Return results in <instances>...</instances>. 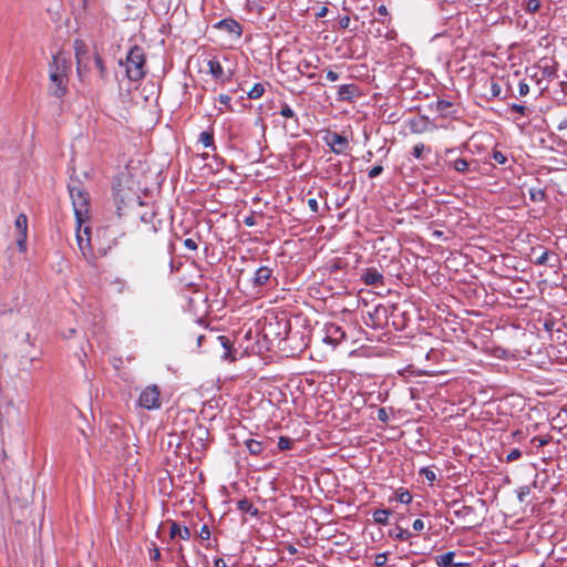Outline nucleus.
<instances>
[{
    "label": "nucleus",
    "instance_id": "obj_31",
    "mask_svg": "<svg viewBox=\"0 0 567 567\" xmlns=\"http://www.w3.org/2000/svg\"><path fill=\"white\" fill-rule=\"evenodd\" d=\"M522 456V452L518 449H513L507 455H506V462H514L518 460Z\"/></svg>",
    "mask_w": 567,
    "mask_h": 567
},
{
    "label": "nucleus",
    "instance_id": "obj_26",
    "mask_svg": "<svg viewBox=\"0 0 567 567\" xmlns=\"http://www.w3.org/2000/svg\"><path fill=\"white\" fill-rule=\"evenodd\" d=\"M199 142L205 146L209 147L214 143L213 134L209 132H202L199 135Z\"/></svg>",
    "mask_w": 567,
    "mask_h": 567
},
{
    "label": "nucleus",
    "instance_id": "obj_40",
    "mask_svg": "<svg viewBox=\"0 0 567 567\" xmlns=\"http://www.w3.org/2000/svg\"><path fill=\"white\" fill-rule=\"evenodd\" d=\"M308 207L311 209L312 213H317L319 209V205L316 198H309L307 200Z\"/></svg>",
    "mask_w": 567,
    "mask_h": 567
},
{
    "label": "nucleus",
    "instance_id": "obj_44",
    "mask_svg": "<svg viewBox=\"0 0 567 567\" xmlns=\"http://www.w3.org/2000/svg\"><path fill=\"white\" fill-rule=\"evenodd\" d=\"M378 419L381 422L388 421V413H386L385 409L381 408L378 410Z\"/></svg>",
    "mask_w": 567,
    "mask_h": 567
},
{
    "label": "nucleus",
    "instance_id": "obj_36",
    "mask_svg": "<svg viewBox=\"0 0 567 567\" xmlns=\"http://www.w3.org/2000/svg\"><path fill=\"white\" fill-rule=\"evenodd\" d=\"M383 172V167L381 165H377L374 167H372L369 173H368V176L370 178H375L377 176H379L381 173Z\"/></svg>",
    "mask_w": 567,
    "mask_h": 567
},
{
    "label": "nucleus",
    "instance_id": "obj_47",
    "mask_svg": "<svg viewBox=\"0 0 567 567\" xmlns=\"http://www.w3.org/2000/svg\"><path fill=\"white\" fill-rule=\"evenodd\" d=\"M547 259H548V251H544V252H543V254L537 258L536 264H537V265H544V264H546Z\"/></svg>",
    "mask_w": 567,
    "mask_h": 567
},
{
    "label": "nucleus",
    "instance_id": "obj_41",
    "mask_svg": "<svg viewBox=\"0 0 567 567\" xmlns=\"http://www.w3.org/2000/svg\"><path fill=\"white\" fill-rule=\"evenodd\" d=\"M502 92L501 85L496 82L491 84V93L493 96H498Z\"/></svg>",
    "mask_w": 567,
    "mask_h": 567
},
{
    "label": "nucleus",
    "instance_id": "obj_48",
    "mask_svg": "<svg viewBox=\"0 0 567 567\" xmlns=\"http://www.w3.org/2000/svg\"><path fill=\"white\" fill-rule=\"evenodd\" d=\"M413 528L417 532L422 530L424 528V522L420 518L415 519L413 522Z\"/></svg>",
    "mask_w": 567,
    "mask_h": 567
},
{
    "label": "nucleus",
    "instance_id": "obj_32",
    "mask_svg": "<svg viewBox=\"0 0 567 567\" xmlns=\"http://www.w3.org/2000/svg\"><path fill=\"white\" fill-rule=\"evenodd\" d=\"M280 114L284 117H288V118H292L295 116L293 110L288 104L282 105Z\"/></svg>",
    "mask_w": 567,
    "mask_h": 567
},
{
    "label": "nucleus",
    "instance_id": "obj_18",
    "mask_svg": "<svg viewBox=\"0 0 567 567\" xmlns=\"http://www.w3.org/2000/svg\"><path fill=\"white\" fill-rule=\"evenodd\" d=\"M218 25L220 28L226 29L230 33H235L236 35L241 34V27L235 20H221Z\"/></svg>",
    "mask_w": 567,
    "mask_h": 567
},
{
    "label": "nucleus",
    "instance_id": "obj_42",
    "mask_svg": "<svg viewBox=\"0 0 567 567\" xmlns=\"http://www.w3.org/2000/svg\"><path fill=\"white\" fill-rule=\"evenodd\" d=\"M421 473H423L425 477L431 482H433L436 478L435 473L429 468H422Z\"/></svg>",
    "mask_w": 567,
    "mask_h": 567
},
{
    "label": "nucleus",
    "instance_id": "obj_15",
    "mask_svg": "<svg viewBox=\"0 0 567 567\" xmlns=\"http://www.w3.org/2000/svg\"><path fill=\"white\" fill-rule=\"evenodd\" d=\"M355 92H357V86L354 84L341 85L338 89V100L339 101H350L354 96Z\"/></svg>",
    "mask_w": 567,
    "mask_h": 567
},
{
    "label": "nucleus",
    "instance_id": "obj_51",
    "mask_svg": "<svg viewBox=\"0 0 567 567\" xmlns=\"http://www.w3.org/2000/svg\"><path fill=\"white\" fill-rule=\"evenodd\" d=\"M339 24H340V27H341V28H343V29L348 28V27H349V24H350V18H349L348 16L342 17V18L340 19V21H339Z\"/></svg>",
    "mask_w": 567,
    "mask_h": 567
},
{
    "label": "nucleus",
    "instance_id": "obj_16",
    "mask_svg": "<svg viewBox=\"0 0 567 567\" xmlns=\"http://www.w3.org/2000/svg\"><path fill=\"white\" fill-rule=\"evenodd\" d=\"M169 534L172 538L179 536L182 539H188L190 537V530L188 529V527H182L175 522H173L171 525Z\"/></svg>",
    "mask_w": 567,
    "mask_h": 567
},
{
    "label": "nucleus",
    "instance_id": "obj_21",
    "mask_svg": "<svg viewBox=\"0 0 567 567\" xmlns=\"http://www.w3.org/2000/svg\"><path fill=\"white\" fill-rule=\"evenodd\" d=\"M453 168L458 173H466L471 171V162L464 159V158H457L451 163Z\"/></svg>",
    "mask_w": 567,
    "mask_h": 567
},
{
    "label": "nucleus",
    "instance_id": "obj_35",
    "mask_svg": "<svg viewBox=\"0 0 567 567\" xmlns=\"http://www.w3.org/2000/svg\"><path fill=\"white\" fill-rule=\"evenodd\" d=\"M386 554H378L374 559V564L377 567H383L386 564Z\"/></svg>",
    "mask_w": 567,
    "mask_h": 567
},
{
    "label": "nucleus",
    "instance_id": "obj_55",
    "mask_svg": "<svg viewBox=\"0 0 567 567\" xmlns=\"http://www.w3.org/2000/svg\"><path fill=\"white\" fill-rule=\"evenodd\" d=\"M452 567H470L468 563H454Z\"/></svg>",
    "mask_w": 567,
    "mask_h": 567
},
{
    "label": "nucleus",
    "instance_id": "obj_46",
    "mask_svg": "<svg viewBox=\"0 0 567 567\" xmlns=\"http://www.w3.org/2000/svg\"><path fill=\"white\" fill-rule=\"evenodd\" d=\"M511 109H512L513 111H515V112H517V113L522 114V115H524V114H525V111H526V107H525L524 105H519V104H513V105L511 106Z\"/></svg>",
    "mask_w": 567,
    "mask_h": 567
},
{
    "label": "nucleus",
    "instance_id": "obj_24",
    "mask_svg": "<svg viewBox=\"0 0 567 567\" xmlns=\"http://www.w3.org/2000/svg\"><path fill=\"white\" fill-rule=\"evenodd\" d=\"M265 92V87L261 83H256L250 91L247 92L249 99H259Z\"/></svg>",
    "mask_w": 567,
    "mask_h": 567
},
{
    "label": "nucleus",
    "instance_id": "obj_20",
    "mask_svg": "<svg viewBox=\"0 0 567 567\" xmlns=\"http://www.w3.org/2000/svg\"><path fill=\"white\" fill-rule=\"evenodd\" d=\"M237 505L239 511L248 513L251 516H256L258 514V509L247 498L238 501Z\"/></svg>",
    "mask_w": 567,
    "mask_h": 567
},
{
    "label": "nucleus",
    "instance_id": "obj_2",
    "mask_svg": "<svg viewBox=\"0 0 567 567\" xmlns=\"http://www.w3.org/2000/svg\"><path fill=\"white\" fill-rule=\"evenodd\" d=\"M50 92L56 97H61L66 91V61L60 54L54 55L49 66Z\"/></svg>",
    "mask_w": 567,
    "mask_h": 567
},
{
    "label": "nucleus",
    "instance_id": "obj_39",
    "mask_svg": "<svg viewBox=\"0 0 567 567\" xmlns=\"http://www.w3.org/2000/svg\"><path fill=\"white\" fill-rule=\"evenodd\" d=\"M199 537L202 539H209L210 538V530L207 525H203L199 532Z\"/></svg>",
    "mask_w": 567,
    "mask_h": 567
},
{
    "label": "nucleus",
    "instance_id": "obj_14",
    "mask_svg": "<svg viewBox=\"0 0 567 567\" xmlns=\"http://www.w3.org/2000/svg\"><path fill=\"white\" fill-rule=\"evenodd\" d=\"M216 340L219 342V344L224 349V353L221 354V358L224 360L234 361L235 357L233 354V343L230 342L229 338L226 336H218V337H216Z\"/></svg>",
    "mask_w": 567,
    "mask_h": 567
},
{
    "label": "nucleus",
    "instance_id": "obj_3",
    "mask_svg": "<svg viewBox=\"0 0 567 567\" xmlns=\"http://www.w3.org/2000/svg\"><path fill=\"white\" fill-rule=\"evenodd\" d=\"M78 225H83L89 217V194L76 182L68 186Z\"/></svg>",
    "mask_w": 567,
    "mask_h": 567
},
{
    "label": "nucleus",
    "instance_id": "obj_1",
    "mask_svg": "<svg viewBox=\"0 0 567 567\" xmlns=\"http://www.w3.org/2000/svg\"><path fill=\"white\" fill-rule=\"evenodd\" d=\"M112 188L118 214H121V210L130 205H142V203L138 200L134 183L127 172H122L116 176Z\"/></svg>",
    "mask_w": 567,
    "mask_h": 567
},
{
    "label": "nucleus",
    "instance_id": "obj_30",
    "mask_svg": "<svg viewBox=\"0 0 567 567\" xmlns=\"http://www.w3.org/2000/svg\"><path fill=\"white\" fill-rule=\"evenodd\" d=\"M94 64L100 71V75L103 78L105 73V68L102 58L99 54L94 55Z\"/></svg>",
    "mask_w": 567,
    "mask_h": 567
},
{
    "label": "nucleus",
    "instance_id": "obj_4",
    "mask_svg": "<svg viewBox=\"0 0 567 567\" xmlns=\"http://www.w3.org/2000/svg\"><path fill=\"white\" fill-rule=\"evenodd\" d=\"M126 74L130 80L138 81L145 75V54L141 47L134 45L125 62Z\"/></svg>",
    "mask_w": 567,
    "mask_h": 567
},
{
    "label": "nucleus",
    "instance_id": "obj_9",
    "mask_svg": "<svg viewBox=\"0 0 567 567\" xmlns=\"http://www.w3.org/2000/svg\"><path fill=\"white\" fill-rule=\"evenodd\" d=\"M74 49H75L78 72L81 75L83 71L87 70V64H86L85 60L90 55H89L85 44L82 41L76 40L74 43Z\"/></svg>",
    "mask_w": 567,
    "mask_h": 567
},
{
    "label": "nucleus",
    "instance_id": "obj_25",
    "mask_svg": "<svg viewBox=\"0 0 567 567\" xmlns=\"http://www.w3.org/2000/svg\"><path fill=\"white\" fill-rule=\"evenodd\" d=\"M27 216L24 214H20L16 219V226L19 229L20 234L23 236H27Z\"/></svg>",
    "mask_w": 567,
    "mask_h": 567
},
{
    "label": "nucleus",
    "instance_id": "obj_45",
    "mask_svg": "<svg viewBox=\"0 0 567 567\" xmlns=\"http://www.w3.org/2000/svg\"><path fill=\"white\" fill-rule=\"evenodd\" d=\"M219 102L226 106H228L230 109V96L229 95H226V94H220L219 97H218Z\"/></svg>",
    "mask_w": 567,
    "mask_h": 567
},
{
    "label": "nucleus",
    "instance_id": "obj_8",
    "mask_svg": "<svg viewBox=\"0 0 567 567\" xmlns=\"http://www.w3.org/2000/svg\"><path fill=\"white\" fill-rule=\"evenodd\" d=\"M344 331L338 324L329 323L326 326V336L323 338L324 342L336 347L344 339Z\"/></svg>",
    "mask_w": 567,
    "mask_h": 567
},
{
    "label": "nucleus",
    "instance_id": "obj_33",
    "mask_svg": "<svg viewBox=\"0 0 567 567\" xmlns=\"http://www.w3.org/2000/svg\"><path fill=\"white\" fill-rule=\"evenodd\" d=\"M424 150H425L424 144H416V145L413 146L412 155L415 158H421Z\"/></svg>",
    "mask_w": 567,
    "mask_h": 567
},
{
    "label": "nucleus",
    "instance_id": "obj_60",
    "mask_svg": "<svg viewBox=\"0 0 567 567\" xmlns=\"http://www.w3.org/2000/svg\"><path fill=\"white\" fill-rule=\"evenodd\" d=\"M545 327H546V329H548V330L550 329V324H548L547 322L545 323Z\"/></svg>",
    "mask_w": 567,
    "mask_h": 567
},
{
    "label": "nucleus",
    "instance_id": "obj_10",
    "mask_svg": "<svg viewBox=\"0 0 567 567\" xmlns=\"http://www.w3.org/2000/svg\"><path fill=\"white\" fill-rule=\"evenodd\" d=\"M327 144L336 154H341L348 146L347 137L333 132L326 137Z\"/></svg>",
    "mask_w": 567,
    "mask_h": 567
},
{
    "label": "nucleus",
    "instance_id": "obj_29",
    "mask_svg": "<svg viewBox=\"0 0 567 567\" xmlns=\"http://www.w3.org/2000/svg\"><path fill=\"white\" fill-rule=\"evenodd\" d=\"M539 7H540L539 0H528L526 2L525 9L527 12L534 13V12L538 11Z\"/></svg>",
    "mask_w": 567,
    "mask_h": 567
},
{
    "label": "nucleus",
    "instance_id": "obj_23",
    "mask_svg": "<svg viewBox=\"0 0 567 567\" xmlns=\"http://www.w3.org/2000/svg\"><path fill=\"white\" fill-rule=\"evenodd\" d=\"M389 534L391 537H393L394 539H399V540H408L411 537V533L401 527H396L394 530H391Z\"/></svg>",
    "mask_w": 567,
    "mask_h": 567
},
{
    "label": "nucleus",
    "instance_id": "obj_38",
    "mask_svg": "<svg viewBox=\"0 0 567 567\" xmlns=\"http://www.w3.org/2000/svg\"><path fill=\"white\" fill-rule=\"evenodd\" d=\"M518 92H519V95L520 96H525L528 94L529 92V86L526 82L522 81L519 82V85H518Z\"/></svg>",
    "mask_w": 567,
    "mask_h": 567
},
{
    "label": "nucleus",
    "instance_id": "obj_28",
    "mask_svg": "<svg viewBox=\"0 0 567 567\" xmlns=\"http://www.w3.org/2000/svg\"><path fill=\"white\" fill-rule=\"evenodd\" d=\"M292 446V441L289 437L281 436L278 441V447L281 451L290 450Z\"/></svg>",
    "mask_w": 567,
    "mask_h": 567
},
{
    "label": "nucleus",
    "instance_id": "obj_43",
    "mask_svg": "<svg viewBox=\"0 0 567 567\" xmlns=\"http://www.w3.org/2000/svg\"><path fill=\"white\" fill-rule=\"evenodd\" d=\"M184 245H185L188 249H190V250H196V249H197V244H196V241H195L194 239H192V238H187V239H185Z\"/></svg>",
    "mask_w": 567,
    "mask_h": 567
},
{
    "label": "nucleus",
    "instance_id": "obj_37",
    "mask_svg": "<svg viewBox=\"0 0 567 567\" xmlns=\"http://www.w3.org/2000/svg\"><path fill=\"white\" fill-rule=\"evenodd\" d=\"M399 501L402 503V504H409L411 503L412 501V495L406 491V492H402L400 493L399 495Z\"/></svg>",
    "mask_w": 567,
    "mask_h": 567
},
{
    "label": "nucleus",
    "instance_id": "obj_61",
    "mask_svg": "<svg viewBox=\"0 0 567 567\" xmlns=\"http://www.w3.org/2000/svg\"><path fill=\"white\" fill-rule=\"evenodd\" d=\"M83 2H85V0H83Z\"/></svg>",
    "mask_w": 567,
    "mask_h": 567
},
{
    "label": "nucleus",
    "instance_id": "obj_6",
    "mask_svg": "<svg viewBox=\"0 0 567 567\" xmlns=\"http://www.w3.org/2000/svg\"><path fill=\"white\" fill-rule=\"evenodd\" d=\"M138 402L141 406L147 410L159 408L161 402L158 388L156 385L147 386L142 391Z\"/></svg>",
    "mask_w": 567,
    "mask_h": 567
},
{
    "label": "nucleus",
    "instance_id": "obj_13",
    "mask_svg": "<svg viewBox=\"0 0 567 567\" xmlns=\"http://www.w3.org/2000/svg\"><path fill=\"white\" fill-rule=\"evenodd\" d=\"M272 276V269L267 266L259 267L254 275L252 282L254 286H264L266 285Z\"/></svg>",
    "mask_w": 567,
    "mask_h": 567
},
{
    "label": "nucleus",
    "instance_id": "obj_22",
    "mask_svg": "<svg viewBox=\"0 0 567 567\" xmlns=\"http://www.w3.org/2000/svg\"><path fill=\"white\" fill-rule=\"evenodd\" d=\"M454 556V551H447L439 557L437 564L442 567H452Z\"/></svg>",
    "mask_w": 567,
    "mask_h": 567
},
{
    "label": "nucleus",
    "instance_id": "obj_7",
    "mask_svg": "<svg viewBox=\"0 0 567 567\" xmlns=\"http://www.w3.org/2000/svg\"><path fill=\"white\" fill-rule=\"evenodd\" d=\"M142 231L144 233H156L163 227V221L157 218L154 210L150 209L141 215Z\"/></svg>",
    "mask_w": 567,
    "mask_h": 567
},
{
    "label": "nucleus",
    "instance_id": "obj_57",
    "mask_svg": "<svg viewBox=\"0 0 567 567\" xmlns=\"http://www.w3.org/2000/svg\"><path fill=\"white\" fill-rule=\"evenodd\" d=\"M328 9L327 8H321V10L317 13L318 17H324L326 13H327Z\"/></svg>",
    "mask_w": 567,
    "mask_h": 567
},
{
    "label": "nucleus",
    "instance_id": "obj_12",
    "mask_svg": "<svg viewBox=\"0 0 567 567\" xmlns=\"http://www.w3.org/2000/svg\"><path fill=\"white\" fill-rule=\"evenodd\" d=\"M208 68H209V73L213 75V78L215 80H218L224 83L230 79V74H228V75L225 74V71L219 61L209 60Z\"/></svg>",
    "mask_w": 567,
    "mask_h": 567
},
{
    "label": "nucleus",
    "instance_id": "obj_58",
    "mask_svg": "<svg viewBox=\"0 0 567 567\" xmlns=\"http://www.w3.org/2000/svg\"><path fill=\"white\" fill-rule=\"evenodd\" d=\"M288 551H289L290 554H296V553H297V549H296V547H293V546H291V545H290V546L288 547Z\"/></svg>",
    "mask_w": 567,
    "mask_h": 567
},
{
    "label": "nucleus",
    "instance_id": "obj_59",
    "mask_svg": "<svg viewBox=\"0 0 567 567\" xmlns=\"http://www.w3.org/2000/svg\"><path fill=\"white\" fill-rule=\"evenodd\" d=\"M204 339H205V336H199L197 338V344L200 346Z\"/></svg>",
    "mask_w": 567,
    "mask_h": 567
},
{
    "label": "nucleus",
    "instance_id": "obj_17",
    "mask_svg": "<svg viewBox=\"0 0 567 567\" xmlns=\"http://www.w3.org/2000/svg\"><path fill=\"white\" fill-rule=\"evenodd\" d=\"M245 445L251 455H260L265 450V443L254 439L246 440Z\"/></svg>",
    "mask_w": 567,
    "mask_h": 567
},
{
    "label": "nucleus",
    "instance_id": "obj_50",
    "mask_svg": "<svg viewBox=\"0 0 567 567\" xmlns=\"http://www.w3.org/2000/svg\"><path fill=\"white\" fill-rule=\"evenodd\" d=\"M327 79H328L329 81H331V82H334V81H337V80L339 79V75H338V73H337V72H334V71H332V70H329V71L327 72Z\"/></svg>",
    "mask_w": 567,
    "mask_h": 567
},
{
    "label": "nucleus",
    "instance_id": "obj_27",
    "mask_svg": "<svg viewBox=\"0 0 567 567\" xmlns=\"http://www.w3.org/2000/svg\"><path fill=\"white\" fill-rule=\"evenodd\" d=\"M529 196L533 202H543L546 197L545 192L543 189H530Z\"/></svg>",
    "mask_w": 567,
    "mask_h": 567
},
{
    "label": "nucleus",
    "instance_id": "obj_19",
    "mask_svg": "<svg viewBox=\"0 0 567 567\" xmlns=\"http://www.w3.org/2000/svg\"><path fill=\"white\" fill-rule=\"evenodd\" d=\"M390 515H391V511L390 509H385V508L377 509L373 513V519L378 524L386 525L388 522H389Z\"/></svg>",
    "mask_w": 567,
    "mask_h": 567
},
{
    "label": "nucleus",
    "instance_id": "obj_11",
    "mask_svg": "<svg viewBox=\"0 0 567 567\" xmlns=\"http://www.w3.org/2000/svg\"><path fill=\"white\" fill-rule=\"evenodd\" d=\"M361 278L367 286L378 287L383 285V275L375 268L365 269Z\"/></svg>",
    "mask_w": 567,
    "mask_h": 567
},
{
    "label": "nucleus",
    "instance_id": "obj_5",
    "mask_svg": "<svg viewBox=\"0 0 567 567\" xmlns=\"http://www.w3.org/2000/svg\"><path fill=\"white\" fill-rule=\"evenodd\" d=\"M91 229L89 226H85L82 229V225H78L76 229V241L79 249L84 259L87 261H92L94 259V254L91 247Z\"/></svg>",
    "mask_w": 567,
    "mask_h": 567
},
{
    "label": "nucleus",
    "instance_id": "obj_34",
    "mask_svg": "<svg viewBox=\"0 0 567 567\" xmlns=\"http://www.w3.org/2000/svg\"><path fill=\"white\" fill-rule=\"evenodd\" d=\"M493 159L502 165L507 162V157L499 151L493 152Z\"/></svg>",
    "mask_w": 567,
    "mask_h": 567
},
{
    "label": "nucleus",
    "instance_id": "obj_53",
    "mask_svg": "<svg viewBox=\"0 0 567 567\" xmlns=\"http://www.w3.org/2000/svg\"><path fill=\"white\" fill-rule=\"evenodd\" d=\"M214 565H215V567H227V565L223 558L215 559Z\"/></svg>",
    "mask_w": 567,
    "mask_h": 567
},
{
    "label": "nucleus",
    "instance_id": "obj_54",
    "mask_svg": "<svg viewBox=\"0 0 567 567\" xmlns=\"http://www.w3.org/2000/svg\"><path fill=\"white\" fill-rule=\"evenodd\" d=\"M378 12H379V14H381V16H385V14H388V10H386L385 6H380V7L378 8Z\"/></svg>",
    "mask_w": 567,
    "mask_h": 567
},
{
    "label": "nucleus",
    "instance_id": "obj_49",
    "mask_svg": "<svg viewBox=\"0 0 567 567\" xmlns=\"http://www.w3.org/2000/svg\"><path fill=\"white\" fill-rule=\"evenodd\" d=\"M150 557H151L152 560H158L161 558V550L157 547H155L151 551Z\"/></svg>",
    "mask_w": 567,
    "mask_h": 567
},
{
    "label": "nucleus",
    "instance_id": "obj_56",
    "mask_svg": "<svg viewBox=\"0 0 567 567\" xmlns=\"http://www.w3.org/2000/svg\"><path fill=\"white\" fill-rule=\"evenodd\" d=\"M566 127H567V117H566L565 120H563V121L560 122V124L558 125V128H559V130H564V128H566Z\"/></svg>",
    "mask_w": 567,
    "mask_h": 567
},
{
    "label": "nucleus",
    "instance_id": "obj_52",
    "mask_svg": "<svg viewBox=\"0 0 567 567\" xmlns=\"http://www.w3.org/2000/svg\"><path fill=\"white\" fill-rule=\"evenodd\" d=\"M18 246H19L20 250L25 249V236L22 235V238L18 239Z\"/></svg>",
    "mask_w": 567,
    "mask_h": 567
}]
</instances>
